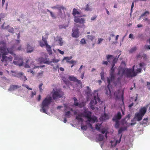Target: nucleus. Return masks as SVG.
Returning a JSON list of instances; mask_svg holds the SVG:
<instances>
[{"label": "nucleus", "instance_id": "f257e3e1", "mask_svg": "<svg viewBox=\"0 0 150 150\" xmlns=\"http://www.w3.org/2000/svg\"><path fill=\"white\" fill-rule=\"evenodd\" d=\"M91 113L90 111H88V109H85L83 112L81 113V115H78V116L76 117V119L83 121V119L81 117V115L84 117L87 118L88 119L86 121V122L88 126L91 129H93V127L92 126L91 123H94V117H91Z\"/></svg>", "mask_w": 150, "mask_h": 150}, {"label": "nucleus", "instance_id": "f03ea898", "mask_svg": "<svg viewBox=\"0 0 150 150\" xmlns=\"http://www.w3.org/2000/svg\"><path fill=\"white\" fill-rule=\"evenodd\" d=\"M115 71V68H114V67L112 66L110 72V76L107 77V82L108 83L107 88L109 90V92L108 91H107L106 92V94L109 95L110 96H111V93L110 89V87H111L110 83H112L114 84V81L115 79V76L114 75Z\"/></svg>", "mask_w": 150, "mask_h": 150}, {"label": "nucleus", "instance_id": "7ed1b4c3", "mask_svg": "<svg viewBox=\"0 0 150 150\" xmlns=\"http://www.w3.org/2000/svg\"><path fill=\"white\" fill-rule=\"evenodd\" d=\"M52 98L50 96H47L42 101L41 107L42 109L40 110V111H42L43 112L47 113V110L49 108V106L51 103Z\"/></svg>", "mask_w": 150, "mask_h": 150}, {"label": "nucleus", "instance_id": "20e7f679", "mask_svg": "<svg viewBox=\"0 0 150 150\" xmlns=\"http://www.w3.org/2000/svg\"><path fill=\"white\" fill-rule=\"evenodd\" d=\"M34 62L32 59H28L26 61V63L24 65V67L25 68H31L33 69H35L37 68H42L45 66H37L34 64Z\"/></svg>", "mask_w": 150, "mask_h": 150}, {"label": "nucleus", "instance_id": "39448f33", "mask_svg": "<svg viewBox=\"0 0 150 150\" xmlns=\"http://www.w3.org/2000/svg\"><path fill=\"white\" fill-rule=\"evenodd\" d=\"M109 118V116L105 113L103 114L99 118L100 122L98 123L96 125L95 127L96 129L100 130V126L102 124V122L108 120Z\"/></svg>", "mask_w": 150, "mask_h": 150}, {"label": "nucleus", "instance_id": "423d86ee", "mask_svg": "<svg viewBox=\"0 0 150 150\" xmlns=\"http://www.w3.org/2000/svg\"><path fill=\"white\" fill-rule=\"evenodd\" d=\"M63 92L60 89H53L52 92V97L54 100H55L62 97Z\"/></svg>", "mask_w": 150, "mask_h": 150}, {"label": "nucleus", "instance_id": "0eeeda50", "mask_svg": "<svg viewBox=\"0 0 150 150\" xmlns=\"http://www.w3.org/2000/svg\"><path fill=\"white\" fill-rule=\"evenodd\" d=\"M134 65L132 67V69H128L126 68L125 75L127 78L132 77L135 76L137 75V73L134 71Z\"/></svg>", "mask_w": 150, "mask_h": 150}, {"label": "nucleus", "instance_id": "6e6552de", "mask_svg": "<svg viewBox=\"0 0 150 150\" xmlns=\"http://www.w3.org/2000/svg\"><path fill=\"white\" fill-rule=\"evenodd\" d=\"M0 52L2 55H8L7 48L6 47V43L3 41H0Z\"/></svg>", "mask_w": 150, "mask_h": 150}, {"label": "nucleus", "instance_id": "1a4fd4ad", "mask_svg": "<svg viewBox=\"0 0 150 150\" xmlns=\"http://www.w3.org/2000/svg\"><path fill=\"white\" fill-rule=\"evenodd\" d=\"M120 54L117 57V58L114 57L113 55H112L108 54L107 55L106 57L107 59V60L109 62L110 59H113L112 62V66L113 67H114L115 65V64L117 62L118 59L119 58L120 56Z\"/></svg>", "mask_w": 150, "mask_h": 150}, {"label": "nucleus", "instance_id": "9d476101", "mask_svg": "<svg viewBox=\"0 0 150 150\" xmlns=\"http://www.w3.org/2000/svg\"><path fill=\"white\" fill-rule=\"evenodd\" d=\"M97 96H94V104L99 106L100 108V105L103 103V101H101L98 97V94L97 93Z\"/></svg>", "mask_w": 150, "mask_h": 150}, {"label": "nucleus", "instance_id": "9b49d317", "mask_svg": "<svg viewBox=\"0 0 150 150\" xmlns=\"http://www.w3.org/2000/svg\"><path fill=\"white\" fill-rule=\"evenodd\" d=\"M23 73L22 72H20L16 74L13 75L15 77H17L20 78L21 80L24 81L27 80V79L25 76L23 75Z\"/></svg>", "mask_w": 150, "mask_h": 150}, {"label": "nucleus", "instance_id": "f8f14e48", "mask_svg": "<svg viewBox=\"0 0 150 150\" xmlns=\"http://www.w3.org/2000/svg\"><path fill=\"white\" fill-rule=\"evenodd\" d=\"M85 21L84 18H79L78 17H74V21L76 23H79L81 24H84L85 23Z\"/></svg>", "mask_w": 150, "mask_h": 150}, {"label": "nucleus", "instance_id": "ddd939ff", "mask_svg": "<svg viewBox=\"0 0 150 150\" xmlns=\"http://www.w3.org/2000/svg\"><path fill=\"white\" fill-rule=\"evenodd\" d=\"M5 55H2L1 61L4 62H10L12 60L13 57H8L5 56Z\"/></svg>", "mask_w": 150, "mask_h": 150}, {"label": "nucleus", "instance_id": "4468645a", "mask_svg": "<svg viewBox=\"0 0 150 150\" xmlns=\"http://www.w3.org/2000/svg\"><path fill=\"white\" fill-rule=\"evenodd\" d=\"M40 61L41 63H46L48 64H50L52 66H53V64H51V62L49 61L47 59L44 58H41L40 59Z\"/></svg>", "mask_w": 150, "mask_h": 150}, {"label": "nucleus", "instance_id": "2eb2a0df", "mask_svg": "<svg viewBox=\"0 0 150 150\" xmlns=\"http://www.w3.org/2000/svg\"><path fill=\"white\" fill-rule=\"evenodd\" d=\"M72 32L73 33L72 35V37L76 38L79 37V34L78 29L76 28L75 30H73Z\"/></svg>", "mask_w": 150, "mask_h": 150}, {"label": "nucleus", "instance_id": "dca6fc26", "mask_svg": "<svg viewBox=\"0 0 150 150\" xmlns=\"http://www.w3.org/2000/svg\"><path fill=\"white\" fill-rule=\"evenodd\" d=\"M59 61V60L58 59H56L55 58H54V59H53L52 60V61L50 62H51V64H52V62L56 63L55 64V65H56L55 66H54V65L53 66V68L55 70H57L59 66H58V65L57 64V63Z\"/></svg>", "mask_w": 150, "mask_h": 150}, {"label": "nucleus", "instance_id": "f3484780", "mask_svg": "<svg viewBox=\"0 0 150 150\" xmlns=\"http://www.w3.org/2000/svg\"><path fill=\"white\" fill-rule=\"evenodd\" d=\"M21 87V86H18L16 85H12L10 86V87L8 89V90L11 91H13Z\"/></svg>", "mask_w": 150, "mask_h": 150}, {"label": "nucleus", "instance_id": "a211bd4d", "mask_svg": "<svg viewBox=\"0 0 150 150\" xmlns=\"http://www.w3.org/2000/svg\"><path fill=\"white\" fill-rule=\"evenodd\" d=\"M122 115L120 112H117V114L112 118V120H119L121 118Z\"/></svg>", "mask_w": 150, "mask_h": 150}, {"label": "nucleus", "instance_id": "6ab92c4d", "mask_svg": "<svg viewBox=\"0 0 150 150\" xmlns=\"http://www.w3.org/2000/svg\"><path fill=\"white\" fill-rule=\"evenodd\" d=\"M126 68H120L118 70V74L120 75L121 76L125 75Z\"/></svg>", "mask_w": 150, "mask_h": 150}, {"label": "nucleus", "instance_id": "aec40b11", "mask_svg": "<svg viewBox=\"0 0 150 150\" xmlns=\"http://www.w3.org/2000/svg\"><path fill=\"white\" fill-rule=\"evenodd\" d=\"M147 107H144L141 108L139 110V113L142 115L143 116L145 114L146 112Z\"/></svg>", "mask_w": 150, "mask_h": 150}, {"label": "nucleus", "instance_id": "412c9836", "mask_svg": "<svg viewBox=\"0 0 150 150\" xmlns=\"http://www.w3.org/2000/svg\"><path fill=\"white\" fill-rule=\"evenodd\" d=\"M144 116L139 112L136 113L135 115V117L136 118L138 121H140L141 120Z\"/></svg>", "mask_w": 150, "mask_h": 150}, {"label": "nucleus", "instance_id": "4be33fe9", "mask_svg": "<svg viewBox=\"0 0 150 150\" xmlns=\"http://www.w3.org/2000/svg\"><path fill=\"white\" fill-rule=\"evenodd\" d=\"M13 62L15 64L19 66H22L23 63L22 59H20V60L17 61H14Z\"/></svg>", "mask_w": 150, "mask_h": 150}, {"label": "nucleus", "instance_id": "5701e85b", "mask_svg": "<svg viewBox=\"0 0 150 150\" xmlns=\"http://www.w3.org/2000/svg\"><path fill=\"white\" fill-rule=\"evenodd\" d=\"M27 52H31L34 50V47L27 44Z\"/></svg>", "mask_w": 150, "mask_h": 150}, {"label": "nucleus", "instance_id": "b1692460", "mask_svg": "<svg viewBox=\"0 0 150 150\" xmlns=\"http://www.w3.org/2000/svg\"><path fill=\"white\" fill-rule=\"evenodd\" d=\"M14 46H12L10 48H7V52H8V54L9 53L12 55H16V54L13 53V52L15 50H14Z\"/></svg>", "mask_w": 150, "mask_h": 150}, {"label": "nucleus", "instance_id": "393cba45", "mask_svg": "<svg viewBox=\"0 0 150 150\" xmlns=\"http://www.w3.org/2000/svg\"><path fill=\"white\" fill-rule=\"evenodd\" d=\"M52 9H57L59 11H60L61 9L64 10V8L63 6H60L59 5H57L56 6L52 7Z\"/></svg>", "mask_w": 150, "mask_h": 150}, {"label": "nucleus", "instance_id": "a878e982", "mask_svg": "<svg viewBox=\"0 0 150 150\" xmlns=\"http://www.w3.org/2000/svg\"><path fill=\"white\" fill-rule=\"evenodd\" d=\"M46 47V50L49 54H51L52 53V52L51 50V47L50 45L48 44L45 45Z\"/></svg>", "mask_w": 150, "mask_h": 150}, {"label": "nucleus", "instance_id": "bb28decb", "mask_svg": "<svg viewBox=\"0 0 150 150\" xmlns=\"http://www.w3.org/2000/svg\"><path fill=\"white\" fill-rule=\"evenodd\" d=\"M120 90H119L116 91H115L114 94V96H115L116 99H117L120 95Z\"/></svg>", "mask_w": 150, "mask_h": 150}, {"label": "nucleus", "instance_id": "cd10ccee", "mask_svg": "<svg viewBox=\"0 0 150 150\" xmlns=\"http://www.w3.org/2000/svg\"><path fill=\"white\" fill-rule=\"evenodd\" d=\"M80 14V13L78 11H77V9L75 8H74L73 9L72 11V14L74 16H75L76 14L79 15Z\"/></svg>", "mask_w": 150, "mask_h": 150}, {"label": "nucleus", "instance_id": "c85d7f7f", "mask_svg": "<svg viewBox=\"0 0 150 150\" xmlns=\"http://www.w3.org/2000/svg\"><path fill=\"white\" fill-rule=\"evenodd\" d=\"M150 14V13L148 11H146L144 12L140 16L139 18L144 16H147Z\"/></svg>", "mask_w": 150, "mask_h": 150}, {"label": "nucleus", "instance_id": "c756f323", "mask_svg": "<svg viewBox=\"0 0 150 150\" xmlns=\"http://www.w3.org/2000/svg\"><path fill=\"white\" fill-rule=\"evenodd\" d=\"M127 129V127H120L118 131V134H120L122 133L123 131H125Z\"/></svg>", "mask_w": 150, "mask_h": 150}, {"label": "nucleus", "instance_id": "7c9ffc66", "mask_svg": "<svg viewBox=\"0 0 150 150\" xmlns=\"http://www.w3.org/2000/svg\"><path fill=\"white\" fill-rule=\"evenodd\" d=\"M115 122V127L116 129H118L119 127L120 123L119 120H112Z\"/></svg>", "mask_w": 150, "mask_h": 150}, {"label": "nucleus", "instance_id": "2f4dec72", "mask_svg": "<svg viewBox=\"0 0 150 150\" xmlns=\"http://www.w3.org/2000/svg\"><path fill=\"white\" fill-rule=\"evenodd\" d=\"M137 49V48L136 47V46H134V47L131 48L130 49L129 51V52L131 53H132L134 52H135L136 50Z\"/></svg>", "mask_w": 150, "mask_h": 150}, {"label": "nucleus", "instance_id": "473e14b6", "mask_svg": "<svg viewBox=\"0 0 150 150\" xmlns=\"http://www.w3.org/2000/svg\"><path fill=\"white\" fill-rule=\"evenodd\" d=\"M69 79L70 80L74 81H75L76 80H77V79L74 76H69Z\"/></svg>", "mask_w": 150, "mask_h": 150}, {"label": "nucleus", "instance_id": "72a5a7b5", "mask_svg": "<svg viewBox=\"0 0 150 150\" xmlns=\"http://www.w3.org/2000/svg\"><path fill=\"white\" fill-rule=\"evenodd\" d=\"M59 28L60 29L64 28L65 29L68 27L67 25H61L59 26Z\"/></svg>", "mask_w": 150, "mask_h": 150}, {"label": "nucleus", "instance_id": "f704fd0d", "mask_svg": "<svg viewBox=\"0 0 150 150\" xmlns=\"http://www.w3.org/2000/svg\"><path fill=\"white\" fill-rule=\"evenodd\" d=\"M103 136L102 135L100 134L98 137V140L99 141H101L103 140Z\"/></svg>", "mask_w": 150, "mask_h": 150}, {"label": "nucleus", "instance_id": "c9c22d12", "mask_svg": "<svg viewBox=\"0 0 150 150\" xmlns=\"http://www.w3.org/2000/svg\"><path fill=\"white\" fill-rule=\"evenodd\" d=\"M148 118H145L142 121V124H146L147 122V120Z\"/></svg>", "mask_w": 150, "mask_h": 150}, {"label": "nucleus", "instance_id": "e433bc0d", "mask_svg": "<svg viewBox=\"0 0 150 150\" xmlns=\"http://www.w3.org/2000/svg\"><path fill=\"white\" fill-rule=\"evenodd\" d=\"M62 80L65 83L67 84L69 83V81L65 78H63Z\"/></svg>", "mask_w": 150, "mask_h": 150}, {"label": "nucleus", "instance_id": "4c0bfd02", "mask_svg": "<svg viewBox=\"0 0 150 150\" xmlns=\"http://www.w3.org/2000/svg\"><path fill=\"white\" fill-rule=\"evenodd\" d=\"M84 106V104L83 102H81L80 103H78V105L77 106H78L79 108H81Z\"/></svg>", "mask_w": 150, "mask_h": 150}, {"label": "nucleus", "instance_id": "58836bf2", "mask_svg": "<svg viewBox=\"0 0 150 150\" xmlns=\"http://www.w3.org/2000/svg\"><path fill=\"white\" fill-rule=\"evenodd\" d=\"M144 21H146L148 24H150V20L149 19L147 18H146L143 19Z\"/></svg>", "mask_w": 150, "mask_h": 150}, {"label": "nucleus", "instance_id": "ea45409f", "mask_svg": "<svg viewBox=\"0 0 150 150\" xmlns=\"http://www.w3.org/2000/svg\"><path fill=\"white\" fill-rule=\"evenodd\" d=\"M86 37L88 40L93 41V37L92 36L88 35Z\"/></svg>", "mask_w": 150, "mask_h": 150}, {"label": "nucleus", "instance_id": "a19ab883", "mask_svg": "<svg viewBox=\"0 0 150 150\" xmlns=\"http://www.w3.org/2000/svg\"><path fill=\"white\" fill-rule=\"evenodd\" d=\"M85 10L87 11H90L91 10V8L89 7V5L87 4L86 5V7L85 8Z\"/></svg>", "mask_w": 150, "mask_h": 150}, {"label": "nucleus", "instance_id": "79ce46f5", "mask_svg": "<svg viewBox=\"0 0 150 150\" xmlns=\"http://www.w3.org/2000/svg\"><path fill=\"white\" fill-rule=\"evenodd\" d=\"M96 129L98 131H99V132H100L102 133L103 134L105 133L107 131V130L105 129H103L102 130H101L100 128V130H98V129Z\"/></svg>", "mask_w": 150, "mask_h": 150}, {"label": "nucleus", "instance_id": "37998d69", "mask_svg": "<svg viewBox=\"0 0 150 150\" xmlns=\"http://www.w3.org/2000/svg\"><path fill=\"white\" fill-rule=\"evenodd\" d=\"M43 85L42 83H41L39 86V88L40 89V92H42L43 91V89L42 88V87Z\"/></svg>", "mask_w": 150, "mask_h": 150}, {"label": "nucleus", "instance_id": "c03bdc74", "mask_svg": "<svg viewBox=\"0 0 150 150\" xmlns=\"http://www.w3.org/2000/svg\"><path fill=\"white\" fill-rule=\"evenodd\" d=\"M70 114L71 113L70 111H69L67 112H66L65 114V115L67 117H69Z\"/></svg>", "mask_w": 150, "mask_h": 150}, {"label": "nucleus", "instance_id": "a18cd8bd", "mask_svg": "<svg viewBox=\"0 0 150 150\" xmlns=\"http://www.w3.org/2000/svg\"><path fill=\"white\" fill-rule=\"evenodd\" d=\"M100 76H101V79L103 80H104L105 79L104 73L103 72H101L100 73Z\"/></svg>", "mask_w": 150, "mask_h": 150}, {"label": "nucleus", "instance_id": "49530a36", "mask_svg": "<svg viewBox=\"0 0 150 150\" xmlns=\"http://www.w3.org/2000/svg\"><path fill=\"white\" fill-rule=\"evenodd\" d=\"M81 129L84 130H86L87 129V126L86 125L81 126Z\"/></svg>", "mask_w": 150, "mask_h": 150}, {"label": "nucleus", "instance_id": "de8ad7c7", "mask_svg": "<svg viewBox=\"0 0 150 150\" xmlns=\"http://www.w3.org/2000/svg\"><path fill=\"white\" fill-rule=\"evenodd\" d=\"M93 102H94V101L93 100H91L90 103V105L91 106V109L92 110H94V106L92 105Z\"/></svg>", "mask_w": 150, "mask_h": 150}, {"label": "nucleus", "instance_id": "09e8293b", "mask_svg": "<svg viewBox=\"0 0 150 150\" xmlns=\"http://www.w3.org/2000/svg\"><path fill=\"white\" fill-rule=\"evenodd\" d=\"M36 92L35 91H32L31 93L30 96L31 98H33L34 95H36Z\"/></svg>", "mask_w": 150, "mask_h": 150}, {"label": "nucleus", "instance_id": "8fccbe9b", "mask_svg": "<svg viewBox=\"0 0 150 150\" xmlns=\"http://www.w3.org/2000/svg\"><path fill=\"white\" fill-rule=\"evenodd\" d=\"M39 44L40 46L41 47H43L45 45L44 43L42 42L41 41H40L39 42Z\"/></svg>", "mask_w": 150, "mask_h": 150}, {"label": "nucleus", "instance_id": "3c124183", "mask_svg": "<svg viewBox=\"0 0 150 150\" xmlns=\"http://www.w3.org/2000/svg\"><path fill=\"white\" fill-rule=\"evenodd\" d=\"M42 40L44 42L45 45L48 44L47 40H46V39L43 37H42Z\"/></svg>", "mask_w": 150, "mask_h": 150}, {"label": "nucleus", "instance_id": "603ef678", "mask_svg": "<svg viewBox=\"0 0 150 150\" xmlns=\"http://www.w3.org/2000/svg\"><path fill=\"white\" fill-rule=\"evenodd\" d=\"M50 14L51 17L54 19H56V17L54 15V14L52 12H50Z\"/></svg>", "mask_w": 150, "mask_h": 150}, {"label": "nucleus", "instance_id": "864d4df0", "mask_svg": "<svg viewBox=\"0 0 150 150\" xmlns=\"http://www.w3.org/2000/svg\"><path fill=\"white\" fill-rule=\"evenodd\" d=\"M58 15L60 16V17L62 18V13L61 11V9L60 11H59Z\"/></svg>", "mask_w": 150, "mask_h": 150}, {"label": "nucleus", "instance_id": "5fc2aeb1", "mask_svg": "<svg viewBox=\"0 0 150 150\" xmlns=\"http://www.w3.org/2000/svg\"><path fill=\"white\" fill-rule=\"evenodd\" d=\"M87 88L88 91H86V93H87L88 94L90 93V92L91 91V89H90L89 88V87L88 86L87 87Z\"/></svg>", "mask_w": 150, "mask_h": 150}, {"label": "nucleus", "instance_id": "6e6d98bb", "mask_svg": "<svg viewBox=\"0 0 150 150\" xmlns=\"http://www.w3.org/2000/svg\"><path fill=\"white\" fill-rule=\"evenodd\" d=\"M103 39H102L101 38H99L98 39V42L97 43V44H100L103 40Z\"/></svg>", "mask_w": 150, "mask_h": 150}, {"label": "nucleus", "instance_id": "4d7b16f0", "mask_svg": "<svg viewBox=\"0 0 150 150\" xmlns=\"http://www.w3.org/2000/svg\"><path fill=\"white\" fill-rule=\"evenodd\" d=\"M67 62L71 64H74L76 62H75L73 60H71L70 61H68L67 60Z\"/></svg>", "mask_w": 150, "mask_h": 150}, {"label": "nucleus", "instance_id": "13d9d810", "mask_svg": "<svg viewBox=\"0 0 150 150\" xmlns=\"http://www.w3.org/2000/svg\"><path fill=\"white\" fill-rule=\"evenodd\" d=\"M80 42H81V43L82 44H84L86 43L85 40L84 38H83L80 41Z\"/></svg>", "mask_w": 150, "mask_h": 150}, {"label": "nucleus", "instance_id": "bf43d9fd", "mask_svg": "<svg viewBox=\"0 0 150 150\" xmlns=\"http://www.w3.org/2000/svg\"><path fill=\"white\" fill-rule=\"evenodd\" d=\"M144 48L146 50H150V45H145L144 46Z\"/></svg>", "mask_w": 150, "mask_h": 150}, {"label": "nucleus", "instance_id": "052dcab7", "mask_svg": "<svg viewBox=\"0 0 150 150\" xmlns=\"http://www.w3.org/2000/svg\"><path fill=\"white\" fill-rule=\"evenodd\" d=\"M23 86L25 87L28 90H32V89L29 88L27 85H23Z\"/></svg>", "mask_w": 150, "mask_h": 150}, {"label": "nucleus", "instance_id": "680f3d73", "mask_svg": "<svg viewBox=\"0 0 150 150\" xmlns=\"http://www.w3.org/2000/svg\"><path fill=\"white\" fill-rule=\"evenodd\" d=\"M142 70V69L141 68H138L137 69V70H136L137 71H136V72L137 73V74L138 73L141 72Z\"/></svg>", "mask_w": 150, "mask_h": 150}, {"label": "nucleus", "instance_id": "e2e57ef3", "mask_svg": "<svg viewBox=\"0 0 150 150\" xmlns=\"http://www.w3.org/2000/svg\"><path fill=\"white\" fill-rule=\"evenodd\" d=\"M57 51L59 52V53H60L62 54H64V52L60 50L59 49L57 50Z\"/></svg>", "mask_w": 150, "mask_h": 150}, {"label": "nucleus", "instance_id": "0e129e2a", "mask_svg": "<svg viewBox=\"0 0 150 150\" xmlns=\"http://www.w3.org/2000/svg\"><path fill=\"white\" fill-rule=\"evenodd\" d=\"M75 81L76 82L79 84H82L81 81L80 80H79L77 79V80H76Z\"/></svg>", "mask_w": 150, "mask_h": 150}, {"label": "nucleus", "instance_id": "69168bd1", "mask_svg": "<svg viewBox=\"0 0 150 150\" xmlns=\"http://www.w3.org/2000/svg\"><path fill=\"white\" fill-rule=\"evenodd\" d=\"M133 35L132 34H130L129 35V38H132V39H134V38H133Z\"/></svg>", "mask_w": 150, "mask_h": 150}, {"label": "nucleus", "instance_id": "338daca9", "mask_svg": "<svg viewBox=\"0 0 150 150\" xmlns=\"http://www.w3.org/2000/svg\"><path fill=\"white\" fill-rule=\"evenodd\" d=\"M78 102L77 101H74V105L76 106H77L78 105Z\"/></svg>", "mask_w": 150, "mask_h": 150}, {"label": "nucleus", "instance_id": "774afa93", "mask_svg": "<svg viewBox=\"0 0 150 150\" xmlns=\"http://www.w3.org/2000/svg\"><path fill=\"white\" fill-rule=\"evenodd\" d=\"M108 64V62L107 61H103V62L102 64H103L107 65Z\"/></svg>", "mask_w": 150, "mask_h": 150}]
</instances>
